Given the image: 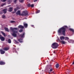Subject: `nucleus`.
Wrapping results in <instances>:
<instances>
[{"label": "nucleus", "instance_id": "obj_1", "mask_svg": "<svg viewBox=\"0 0 74 74\" xmlns=\"http://www.w3.org/2000/svg\"><path fill=\"white\" fill-rule=\"evenodd\" d=\"M67 28V26L66 25L58 29V33L61 34H62L63 36H65V32L66 31Z\"/></svg>", "mask_w": 74, "mask_h": 74}, {"label": "nucleus", "instance_id": "obj_2", "mask_svg": "<svg viewBox=\"0 0 74 74\" xmlns=\"http://www.w3.org/2000/svg\"><path fill=\"white\" fill-rule=\"evenodd\" d=\"M10 29L12 32H13L12 34V36L13 37H16V36H17L16 33H18V31H14V30H18V28H13L12 27H11Z\"/></svg>", "mask_w": 74, "mask_h": 74}, {"label": "nucleus", "instance_id": "obj_3", "mask_svg": "<svg viewBox=\"0 0 74 74\" xmlns=\"http://www.w3.org/2000/svg\"><path fill=\"white\" fill-rule=\"evenodd\" d=\"M17 15H21V16H27L28 15V12L27 11H24L21 14V11L18 10L16 13Z\"/></svg>", "mask_w": 74, "mask_h": 74}, {"label": "nucleus", "instance_id": "obj_4", "mask_svg": "<svg viewBox=\"0 0 74 74\" xmlns=\"http://www.w3.org/2000/svg\"><path fill=\"white\" fill-rule=\"evenodd\" d=\"M59 46V45L57 43L54 42L51 45V47L53 49H56Z\"/></svg>", "mask_w": 74, "mask_h": 74}, {"label": "nucleus", "instance_id": "obj_5", "mask_svg": "<svg viewBox=\"0 0 74 74\" xmlns=\"http://www.w3.org/2000/svg\"><path fill=\"white\" fill-rule=\"evenodd\" d=\"M0 39L2 41H4L5 40V38L0 34Z\"/></svg>", "mask_w": 74, "mask_h": 74}, {"label": "nucleus", "instance_id": "obj_6", "mask_svg": "<svg viewBox=\"0 0 74 74\" xmlns=\"http://www.w3.org/2000/svg\"><path fill=\"white\" fill-rule=\"evenodd\" d=\"M5 62L3 61H0V65H4Z\"/></svg>", "mask_w": 74, "mask_h": 74}, {"label": "nucleus", "instance_id": "obj_7", "mask_svg": "<svg viewBox=\"0 0 74 74\" xmlns=\"http://www.w3.org/2000/svg\"><path fill=\"white\" fill-rule=\"evenodd\" d=\"M25 34V33L24 32L23 33V34H21L20 35V36L21 38H22L24 37Z\"/></svg>", "mask_w": 74, "mask_h": 74}, {"label": "nucleus", "instance_id": "obj_8", "mask_svg": "<svg viewBox=\"0 0 74 74\" xmlns=\"http://www.w3.org/2000/svg\"><path fill=\"white\" fill-rule=\"evenodd\" d=\"M9 47H6L3 48V50H4V51H8V50H9Z\"/></svg>", "mask_w": 74, "mask_h": 74}, {"label": "nucleus", "instance_id": "obj_9", "mask_svg": "<svg viewBox=\"0 0 74 74\" xmlns=\"http://www.w3.org/2000/svg\"><path fill=\"white\" fill-rule=\"evenodd\" d=\"M0 52H1V54H4V53H5V51H3V50L2 49L0 50Z\"/></svg>", "mask_w": 74, "mask_h": 74}, {"label": "nucleus", "instance_id": "obj_10", "mask_svg": "<svg viewBox=\"0 0 74 74\" xmlns=\"http://www.w3.org/2000/svg\"><path fill=\"white\" fill-rule=\"evenodd\" d=\"M18 41H19V42H20V43L23 42V41H22L23 40L22 38H20V39H18Z\"/></svg>", "mask_w": 74, "mask_h": 74}, {"label": "nucleus", "instance_id": "obj_11", "mask_svg": "<svg viewBox=\"0 0 74 74\" xmlns=\"http://www.w3.org/2000/svg\"><path fill=\"white\" fill-rule=\"evenodd\" d=\"M18 28H20V29H24V27L21 25L18 26Z\"/></svg>", "mask_w": 74, "mask_h": 74}, {"label": "nucleus", "instance_id": "obj_12", "mask_svg": "<svg viewBox=\"0 0 74 74\" xmlns=\"http://www.w3.org/2000/svg\"><path fill=\"white\" fill-rule=\"evenodd\" d=\"M64 37L63 36H62L60 37V39L61 40H64Z\"/></svg>", "mask_w": 74, "mask_h": 74}, {"label": "nucleus", "instance_id": "obj_13", "mask_svg": "<svg viewBox=\"0 0 74 74\" xmlns=\"http://www.w3.org/2000/svg\"><path fill=\"white\" fill-rule=\"evenodd\" d=\"M12 1V0H8V1L7 3L8 4H10L11 3Z\"/></svg>", "mask_w": 74, "mask_h": 74}, {"label": "nucleus", "instance_id": "obj_14", "mask_svg": "<svg viewBox=\"0 0 74 74\" xmlns=\"http://www.w3.org/2000/svg\"><path fill=\"white\" fill-rule=\"evenodd\" d=\"M9 10L8 11H9V12H11L12 11V8H10L8 9Z\"/></svg>", "mask_w": 74, "mask_h": 74}, {"label": "nucleus", "instance_id": "obj_15", "mask_svg": "<svg viewBox=\"0 0 74 74\" xmlns=\"http://www.w3.org/2000/svg\"><path fill=\"white\" fill-rule=\"evenodd\" d=\"M49 70L50 72H51L53 71V69H52V67H51L49 68V69L48 70V71H49Z\"/></svg>", "mask_w": 74, "mask_h": 74}, {"label": "nucleus", "instance_id": "obj_16", "mask_svg": "<svg viewBox=\"0 0 74 74\" xmlns=\"http://www.w3.org/2000/svg\"><path fill=\"white\" fill-rule=\"evenodd\" d=\"M3 11L4 14H6L7 13V9H3Z\"/></svg>", "mask_w": 74, "mask_h": 74}, {"label": "nucleus", "instance_id": "obj_17", "mask_svg": "<svg viewBox=\"0 0 74 74\" xmlns=\"http://www.w3.org/2000/svg\"><path fill=\"white\" fill-rule=\"evenodd\" d=\"M24 26L25 28H27V24L24 23Z\"/></svg>", "mask_w": 74, "mask_h": 74}, {"label": "nucleus", "instance_id": "obj_18", "mask_svg": "<svg viewBox=\"0 0 74 74\" xmlns=\"http://www.w3.org/2000/svg\"><path fill=\"white\" fill-rule=\"evenodd\" d=\"M59 67V64H57L56 65V68L57 69H58Z\"/></svg>", "mask_w": 74, "mask_h": 74}, {"label": "nucleus", "instance_id": "obj_19", "mask_svg": "<svg viewBox=\"0 0 74 74\" xmlns=\"http://www.w3.org/2000/svg\"><path fill=\"white\" fill-rule=\"evenodd\" d=\"M1 33L3 36H4V37L5 36V33H4L3 31H1Z\"/></svg>", "mask_w": 74, "mask_h": 74}, {"label": "nucleus", "instance_id": "obj_20", "mask_svg": "<svg viewBox=\"0 0 74 74\" xmlns=\"http://www.w3.org/2000/svg\"><path fill=\"white\" fill-rule=\"evenodd\" d=\"M68 42H69V43H71L72 42H74V41L71 40H70L69 41H68Z\"/></svg>", "mask_w": 74, "mask_h": 74}, {"label": "nucleus", "instance_id": "obj_21", "mask_svg": "<svg viewBox=\"0 0 74 74\" xmlns=\"http://www.w3.org/2000/svg\"><path fill=\"white\" fill-rule=\"evenodd\" d=\"M5 30L6 32H9V30L7 28H5Z\"/></svg>", "mask_w": 74, "mask_h": 74}, {"label": "nucleus", "instance_id": "obj_22", "mask_svg": "<svg viewBox=\"0 0 74 74\" xmlns=\"http://www.w3.org/2000/svg\"><path fill=\"white\" fill-rule=\"evenodd\" d=\"M69 30L70 31H71V32H72L73 33H74V30L73 29H71V28H70L69 29Z\"/></svg>", "mask_w": 74, "mask_h": 74}, {"label": "nucleus", "instance_id": "obj_23", "mask_svg": "<svg viewBox=\"0 0 74 74\" xmlns=\"http://www.w3.org/2000/svg\"><path fill=\"white\" fill-rule=\"evenodd\" d=\"M61 42L63 44H66V42L64 41H61Z\"/></svg>", "mask_w": 74, "mask_h": 74}, {"label": "nucleus", "instance_id": "obj_24", "mask_svg": "<svg viewBox=\"0 0 74 74\" xmlns=\"http://www.w3.org/2000/svg\"><path fill=\"white\" fill-rule=\"evenodd\" d=\"M8 43H9V44H10V43H11V40L10 39H9L8 40Z\"/></svg>", "mask_w": 74, "mask_h": 74}, {"label": "nucleus", "instance_id": "obj_25", "mask_svg": "<svg viewBox=\"0 0 74 74\" xmlns=\"http://www.w3.org/2000/svg\"><path fill=\"white\" fill-rule=\"evenodd\" d=\"M65 40H69V38L67 37H65Z\"/></svg>", "mask_w": 74, "mask_h": 74}, {"label": "nucleus", "instance_id": "obj_26", "mask_svg": "<svg viewBox=\"0 0 74 74\" xmlns=\"http://www.w3.org/2000/svg\"><path fill=\"white\" fill-rule=\"evenodd\" d=\"M14 41H15V42L16 43V44H19V42L18 41H17L16 40H14Z\"/></svg>", "mask_w": 74, "mask_h": 74}, {"label": "nucleus", "instance_id": "obj_27", "mask_svg": "<svg viewBox=\"0 0 74 74\" xmlns=\"http://www.w3.org/2000/svg\"><path fill=\"white\" fill-rule=\"evenodd\" d=\"M2 18H3V19H5V15H3L2 16Z\"/></svg>", "mask_w": 74, "mask_h": 74}, {"label": "nucleus", "instance_id": "obj_28", "mask_svg": "<svg viewBox=\"0 0 74 74\" xmlns=\"http://www.w3.org/2000/svg\"><path fill=\"white\" fill-rule=\"evenodd\" d=\"M10 23H15V21H10Z\"/></svg>", "mask_w": 74, "mask_h": 74}, {"label": "nucleus", "instance_id": "obj_29", "mask_svg": "<svg viewBox=\"0 0 74 74\" xmlns=\"http://www.w3.org/2000/svg\"><path fill=\"white\" fill-rule=\"evenodd\" d=\"M19 32H23V29H21L19 30L18 31Z\"/></svg>", "mask_w": 74, "mask_h": 74}, {"label": "nucleus", "instance_id": "obj_30", "mask_svg": "<svg viewBox=\"0 0 74 74\" xmlns=\"http://www.w3.org/2000/svg\"><path fill=\"white\" fill-rule=\"evenodd\" d=\"M17 0H14V3H15V4H16V2H17Z\"/></svg>", "mask_w": 74, "mask_h": 74}, {"label": "nucleus", "instance_id": "obj_31", "mask_svg": "<svg viewBox=\"0 0 74 74\" xmlns=\"http://www.w3.org/2000/svg\"><path fill=\"white\" fill-rule=\"evenodd\" d=\"M27 6L28 7H31V5H30V3H29L27 5Z\"/></svg>", "mask_w": 74, "mask_h": 74}, {"label": "nucleus", "instance_id": "obj_32", "mask_svg": "<svg viewBox=\"0 0 74 74\" xmlns=\"http://www.w3.org/2000/svg\"><path fill=\"white\" fill-rule=\"evenodd\" d=\"M40 12V10H38L36 12V14H38V13H39V12Z\"/></svg>", "mask_w": 74, "mask_h": 74}, {"label": "nucleus", "instance_id": "obj_33", "mask_svg": "<svg viewBox=\"0 0 74 74\" xmlns=\"http://www.w3.org/2000/svg\"><path fill=\"white\" fill-rule=\"evenodd\" d=\"M17 10L16 8L14 9V11L15 12H16V11H17Z\"/></svg>", "mask_w": 74, "mask_h": 74}, {"label": "nucleus", "instance_id": "obj_34", "mask_svg": "<svg viewBox=\"0 0 74 74\" xmlns=\"http://www.w3.org/2000/svg\"><path fill=\"white\" fill-rule=\"evenodd\" d=\"M24 1L23 0H20V1L21 3H23Z\"/></svg>", "mask_w": 74, "mask_h": 74}, {"label": "nucleus", "instance_id": "obj_35", "mask_svg": "<svg viewBox=\"0 0 74 74\" xmlns=\"http://www.w3.org/2000/svg\"><path fill=\"white\" fill-rule=\"evenodd\" d=\"M4 5H5V3H3V4H2L1 5V7H3Z\"/></svg>", "mask_w": 74, "mask_h": 74}, {"label": "nucleus", "instance_id": "obj_36", "mask_svg": "<svg viewBox=\"0 0 74 74\" xmlns=\"http://www.w3.org/2000/svg\"><path fill=\"white\" fill-rule=\"evenodd\" d=\"M31 7L33 8V7H34V4H32L31 5Z\"/></svg>", "mask_w": 74, "mask_h": 74}, {"label": "nucleus", "instance_id": "obj_37", "mask_svg": "<svg viewBox=\"0 0 74 74\" xmlns=\"http://www.w3.org/2000/svg\"><path fill=\"white\" fill-rule=\"evenodd\" d=\"M2 1L3 2H5V1H7V0H2Z\"/></svg>", "mask_w": 74, "mask_h": 74}, {"label": "nucleus", "instance_id": "obj_38", "mask_svg": "<svg viewBox=\"0 0 74 74\" xmlns=\"http://www.w3.org/2000/svg\"><path fill=\"white\" fill-rule=\"evenodd\" d=\"M36 1H37V0H34V2H35Z\"/></svg>", "mask_w": 74, "mask_h": 74}, {"label": "nucleus", "instance_id": "obj_39", "mask_svg": "<svg viewBox=\"0 0 74 74\" xmlns=\"http://www.w3.org/2000/svg\"><path fill=\"white\" fill-rule=\"evenodd\" d=\"M13 49H14V51H16V49L14 48H13Z\"/></svg>", "mask_w": 74, "mask_h": 74}, {"label": "nucleus", "instance_id": "obj_40", "mask_svg": "<svg viewBox=\"0 0 74 74\" xmlns=\"http://www.w3.org/2000/svg\"><path fill=\"white\" fill-rule=\"evenodd\" d=\"M53 53H54V54H56V52H55V51H53Z\"/></svg>", "mask_w": 74, "mask_h": 74}, {"label": "nucleus", "instance_id": "obj_41", "mask_svg": "<svg viewBox=\"0 0 74 74\" xmlns=\"http://www.w3.org/2000/svg\"><path fill=\"white\" fill-rule=\"evenodd\" d=\"M2 12H0V15H1V14H2Z\"/></svg>", "mask_w": 74, "mask_h": 74}, {"label": "nucleus", "instance_id": "obj_42", "mask_svg": "<svg viewBox=\"0 0 74 74\" xmlns=\"http://www.w3.org/2000/svg\"><path fill=\"white\" fill-rule=\"evenodd\" d=\"M31 26H32V27H34V25H31Z\"/></svg>", "mask_w": 74, "mask_h": 74}, {"label": "nucleus", "instance_id": "obj_43", "mask_svg": "<svg viewBox=\"0 0 74 74\" xmlns=\"http://www.w3.org/2000/svg\"><path fill=\"white\" fill-rule=\"evenodd\" d=\"M72 64H74V61L72 63Z\"/></svg>", "mask_w": 74, "mask_h": 74}, {"label": "nucleus", "instance_id": "obj_44", "mask_svg": "<svg viewBox=\"0 0 74 74\" xmlns=\"http://www.w3.org/2000/svg\"><path fill=\"white\" fill-rule=\"evenodd\" d=\"M52 73H54V71H53L52 72Z\"/></svg>", "mask_w": 74, "mask_h": 74}, {"label": "nucleus", "instance_id": "obj_45", "mask_svg": "<svg viewBox=\"0 0 74 74\" xmlns=\"http://www.w3.org/2000/svg\"><path fill=\"white\" fill-rule=\"evenodd\" d=\"M14 47H16V46H14Z\"/></svg>", "mask_w": 74, "mask_h": 74}, {"label": "nucleus", "instance_id": "obj_46", "mask_svg": "<svg viewBox=\"0 0 74 74\" xmlns=\"http://www.w3.org/2000/svg\"><path fill=\"white\" fill-rule=\"evenodd\" d=\"M54 74H55V73H53Z\"/></svg>", "mask_w": 74, "mask_h": 74}]
</instances>
